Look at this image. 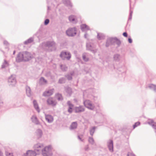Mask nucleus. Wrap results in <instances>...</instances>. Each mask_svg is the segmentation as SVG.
Masks as SVG:
<instances>
[{
  "label": "nucleus",
  "mask_w": 156,
  "mask_h": 156,
  "mask_svg": "<svg viewBox=\"0 0 156 156\" xmlns=\"http://www.w3.org/2000/svg\"><path fill=\"white\" fill-rule=\"evenodd\" d=\"M32 58V55L27 51L20 52L16 58L17 62H20L23 61H28Z\"/></svg>",
  "instance_id": "obj_1"
},
{
  "label": "nucleus",
  "mask_w": 156,
  "mask_h": 156,
  "mask_svg": "<svg viewBox=\"0 0 156 156\" xmlns=\"http://www.w3.org/2000/svg\"><path fill=\"white\" fill-rule=\"evenodd\" d=\"M121 43L120 41L116 37H109L107 39L105 45L107 47L110 45H114L116 44L117 48L120 46Z\"/></svg>",
  "instance_id": "obj_2"
},
{
  "label": "nucleus",
  "mask_w": 156,
  "mask_h": 156,
  "mask_svg": "<svg viewBox=\"0 0 156 156\" xmlns=\"http://www.w3.org/2000/svg\"><path fill=\"white\" fill-rule=\"evenodd\" d=\"M43 156H52V147L51 145L44 147L41 153Z\"/></svg>",
  "instance_id": "obj_3"
},
{
  "label": "nucleus",
  "mask_w": 156,
  "mask_h": 156,
  "mask_svg": "<svg viewBox=\"0 0 156 156\" xmlns=\"http://www.w3.org/2000/svg\"><path fill=\"white\" fill-rule=\"evenodd\" d=\"M44 147V145L41 143H38L35 144L34 146V151L36 154L41 153Z\"/></svg>",
  "instance_id": "obj_4"
},
{
  "label": "nucleus",
  "mask_w": 156,
  "mask_h": 156,
  "mask_svg": "<svg viewBox=\"0 0 156 156\" xmlns=\"http://www.w3.org/2000/svg\"><path fill=\"white\" fill-rule=\"evenodd\" d=\"M55 43L53 41H48L42 43V46L43 47H45L48 48L52 47V49L50 50L51 51L56 50V48L55 46Z\"/></svg>",
  "instance_id": "obj_5"
},
{
  "label": "nucleus",
  "mask_w": 156,
  "mask_h": 156,
  "mask_svg": "<svg viewBox=\"0 0 156 156\" xmlns=\"http://www.w3.org/2000/svg\"><path fill=\"white\" fill-rule=\"evenodd\" d=\"M83 103L84 106L88 109L91 110H94L95 108L94 105L90 100H84L83 101Z\"/></svg>",
  "instance_id": "obj_6"
},
{
  "label": "nucleus",
  "mask_w": 156,
  "mask_h": 156,
  "mask_svg": "<svg viewBox=\"0 0 156 156\" xmlns=\"http://www.w3.org/2000/svg\"><path fill=\"white\" fill-rule=\"evenodd\" d=\"M66 33L69 36H74L76 34V27L69 28L66 31Z\"/></svg>",
  "instance_id": "obj_7"
},
{
  "label": "nucleus",
  "mask_w": 156,
  "mask_h": 156,
  "mask_svg": "<svg viewBox=\"0 0 156 156\" xmlns=\"http://www.w3.org/2000/svg\"><path fill=\"white\" fill-rule=\"evenodd\" d=\"M8 83L9 85L14 86L16 84V81L15 76L12 75L8 79Z\"/></svg>",
  "instance_id": "obj_8"
},
{
  "label": "nucleus",
  "mask_w": 156,
  "mask_h": 156,
  "mask_svg": "<svg viewBox=\"0 0 156 156\" xmlns=\"http://www.w3.org/2000/svg\"><path fill=\"white\" fill-rule=\"evenodd\" d=\"M60 56L63 59L66 58L69 60L71 57V55L69 52L62 51L61 52Z\"/></svg>",
  "instance_id": "obj_9"
},
{
  "label": "nucleus",
  "mask_w": 156,
  "mask_h": 156,
  "mask_svg": "<svg viewBox=\"0 0 156 156\" xmlns=\"http://www.w3.org/2000/svg\"><path fill=\"white\" fill-rule=\"evenodd\" d=\"M47 102L48 105L52 106H55L57 104L56 101L51 98H48L47 101Z\"/></svg>",
  "instance_id": "obj_10"
},
{
  "label": "nucleus",
  "mask_w": 156,
  "mask_h": 156,
  "mask_svg": "<svg viewBox=\"0 0 156 156\" xmlns=\"http://www.w3.org/2000/svg\"><path fill=\"white\" fill-rule=\"evenodd\" d=\"M31 121L33 123L36 125H40L41 123L39 121L37 116L35 115L32 116L31 118Z\"/></svg>",
  "instance_id": "obj_11"
},
{
  "label": "nucleus",
  "mask_w": 156,
  "mask_h": 156,
  "mask_svg": "<svg viewBox=\"0 0 156 156\" xmlns=\"http://www.w3.org/2000/svg\"><path fill=\"white\" fill-rule=\"evenodd\" d=\"M45 119L49 123L52 122L54 120V118L53 116L50 115L45 114Z\"/></svg>",
  "instance_id": "obj_12"
},
{
  "label": "nucleus",
  "mask_w": 156,
  "mask_h": 156,
  "mask_svg": "<svg viewBox=\"0 0 156 156\" xmlns=\"http://www.w3.org/2000/svg\"><path fill=\"white\" fill-rule=\"evenodd\" d=\"M108 148L110 151L112 152L113 151V141L112 140H109L107 142Z\"/></svg>",
  "instance_id": "obj_13"
},
{
  "label": "nucleus",
  "mask_w": 156,
  "mask_h": 156,
  "mask_svg": "<svg viewBox=\"0 0 156 156\" xmlns=\"http://www.w3.org/2000/svg\"><path fill=\"white\" fill-rule=\"evenodd\" d=\"M54 91V89H52L48 90L45 91L43 94V96L45 97L49 96L52 95Z\"/></svg>",
  "instance_id": "obj_14"
},
{
  "label": "nucleus",
  "mask_w": 156,
  "mask_h": 156,
  "mask_svg": "<svg viewBox=\"0 0 156 156\" xmlns=\"http://www.w3.org/2000/svg\"><path fill=\"white\" fill-rule=\"evenodd\" d=\"M85 108L83 106L80 105L75 108V111L76 113H80L84 112Z\"/></svg>",
  "instance_id": "obj_15"
},
{
  "label": "nucleus",
  "mask_w": 156,
  "mask_h": 156,
  "mask_svg": "<svg viewBox=\"0 0 156 156\" xmlns=\"http://www.w3.org/2000/svg\"><path fill=\"white\" fill-rule=\"evenodd\" d=\"M86 47L87 49L90 51L94 53H95L97 50L96 49H94L91 46V44L90 43H87L86 44Z\"/></svg>",
  "instance_id": "obj_16"
},
{
  "label": "nucleus",
  "mask_w": 156,
  "mask_h": 156,
  "mask_svg": "<svg viewBox=\"0 0 156 156\" xmlns=\"http://www.w3.org/2000/svg\"><path fill=\"white\" fill-rule=\"evenodd\" d=\"M36 154L33 151L28 150L27 151L26 154H24L23 156H36Z\"/></svg>",
  "instance_id": "obj_17"
},
{
  "label": "nucleus",
  "mask_w": 156,
  "mask_h": 156,
  "mask_svg": "<svg viewBox=\"0 0 156 156\" xmlns=\"http://www.w3.org/2000/svg\"><path fill=\"white\" fill-rule=\"evenodd\" d=\"M43 134L42 131L40 129H38L35 132V135L37 138L39 139L41 138Z\"/></svg>",
  "instance_id": "obj_18"
},
{
  "label": "nucleus",
  "mask_w": 156,
  "mask_h": 156,
  "mask_svg": "<svg viewBox=\"0 0 156 156\" xmlns=\"http://www.w3.org/2000/svg\"><path fill=\"white\" fill-rule=\"evenodd\" d=\"M81 29L83 31H86L90 30L89 27L86 24H82L80 26Z\"/></svg>",
  "instance_id": "obj_19"
},
{
  "label": "nucleus",
  "mask_w": 156,
  "mask_h": 156,
  "mask_svg": "<svg viewBox=\"0 0 156 156\" xmlns=\"http://www.w3.org/2000/svg\"><path fill=\"white\" fill-rule=\"evenodd\" d=\"M63 2L65 5L69 8L72 7V4L69 0H63Z\"/></svg>",
  "instance_id": "obj_20"
},
{
  "label": "nucleus",
  "mask_w": 156,
  "mask_h": 156,
  "mask_svg": "<svg viewBox=\"0 0 156 156\" xmlns=\"http://www.w3.org/2000/svg\"><path fill=\"white\" fill-rule=\"evenodd\" d=\"M26 90L27 95L29 97H30L32 95V92L30 87L27 86L26 87Z\"/></svg>",
  "instance_id": "obj_21"
},
{
  "label": "nucleus",
  "mask_w": 156,
  "mask_h": 156,
  "mask_svg": "<svg viewBox=\"0 0 156 156\" xmlns=\"http://www.w3.org/2000/svg\"><path fill=\"white\" fill-rule=\"evenodd\" d=\"M33 103L34 108L39 113L40 112V110L37 101L36 100H34Z\"/></svg>",
  "instance_id": "obj_22"
},
{
  "label": "nucleus",
  "mask_w": 156,
  "mask_h": 156,
  "mask_svg": "<svg viewBox=\"0 0 156 156\" xmlns=\"http://www.w3.org/2000/svg\"><path fill=\"white\" fill-rule=\"evenodd\" d=\"M77 123L76 122H73L71 124L70 129L71 130L75 129L77 128Z\"/></svg>",
  "instance_id": "obj_23"
},
{
  "label": "nucleus",
  "mask_w": 156,
  "mask_h": 156,
  "mask_svg": "<svg viewBox=\"0 0 156 156\" xmlns=\"http://www.w3.org/2000/svg\"><path fill=\"white\" fill-rule=\"evenodd\" d=\"M97 127L93 126L92 127L90 128L89 132L90 135L92 136L93 135L94 133L95 132V129H96Z\"/></svg>",
  "instance_id": "obj_24"
},
{
  "label": "nucleus",
  "mask_w": 156,
  "mask_h": 156,
  "mask_svg": "<svg viewBox=\"0 0 156 156\" xmlns=\"http://www.w3.org/2000/svg\"><path fill=\"white\" fill-rule=\"evenodd\" d=\"M9 66V64L8 62L5 59L4 60V62H3L1 68L2 69L8 67Z\"/></svg>",
  "instance_id": "obj_25"
},
{
  "label": "nucleus",
  "mask_w": 156,
  "mask_h": 156,
  "mask_svg": "<svg viewBox=\"0 0 156 156\" xmlns=\"http://www.w3.org/2000/svg\"><path fill=\"white\" fill-rule=\"evenodd\" d=\"M120 55L118 54H115L114 55L113 59L115 61L118 62L120 60Z\"/></svg>",
  "instance_id": "obj_26"
},
{
  "label": "nucleus",
  "mask_w": 156,
  "mask_h": 156,
  "mask_svg": "<svg viewBox=\"0 0 156 156\" xmlns=\"http://www.w3.org/2000/svg\"><path fill=\"white\" fill-rule=\"evenodd\" d=\"M148 87L156 93V85L150 84L148 85Z\"/></svg>",
  "instance_id": "obj_27"
},
{
  "label": "nucleus",
  "mask_w": 156,
  "mask_h": 156,
  "mask_svg": "<svg viewBox=\"0 0 156 156\" xmlns=\"http://www.w3.org/2000/svg\"><path fill=\"white\" fill-rule=\"evenodd\" d=\"M74 72L73 71L71 72L70 74H68L65 76L67 79L68 80H71L72 79V76L73 75Z\"/></svg>",
  "instance_id": "obj_28"
},
{
  "label": "nucleus",
  "mask_w": 156,
  "mask_h": 156,
  "mask_svg": "<svg viewBox=\"0 0 156 156\" xmlns=\"http://www.w3.org/2000/svg\"><path fill=\"white\" fill-rule=\"evenodd\" d=\"M97 36V38L99 40L103 39L105 37L104 35L101 33H98Z\"/></svg>",
  "instance_id": "obj_29"
},
{
  "label": "nucleus",
  "mask_w": 156,
  "mask_h": 156,
  "mask_svg": "<svg viewBox=\"0 0 156 156\" xmlns=\"http://www.w3.org/2000/svg\"><path fill=\"white\" fill-rule=\"evenodd\" d=\"M76 18L75 16L72 15L69 16V19L70 21L75 23L76 22Z\"/></svg>",
  "instance_id": "obj_30"
},
{
  "label": "nucleus",
  "mask_w": 156,
  "mask_h": 156,
  "mask_svg": "<svg viewBox=\"0 0 156 156\" xmlns=\"http://www.w3.org/2000/svg\"><path fill=\"white\" fill-rule=\"evenodd\" d=\"M34 41V38L33 37H30L25 41L24 42V44H28L33 42Z\"/></svg>",
  "instance_id": "obj_31"
},
{
  "label": "nucleus",
  "mask_w": 156,
  "mask_h": 156,
  "mask_svg": "<svg viewBox=\"0 0 156 156\" xmlns=\"http://www.w3.org/2000/svg\"><path fill=\"white\" fill-rule=\"evenodd\" d=\"M65 90L66 92L70 96L72 93L71 89L69 87H66L65 88Z\"/></svg>",
  "instance_id": "obj_32"
},
{
  "label": "nucleus",
  "mask_w": 156,
  "mask_h": 156,
  "mask_svg": "<svg viewBox=\"0 0 156 156\" xmlns=\"http://www.w3.org/2000/svg\"><path fill=\"white\" fill-rule=\"evenodd\" d=\"M47 83V81L43 77H41L40 79L39 83L41 84H44Z\"/></svg>",
  "instance_id": "obj_33"
},
{
  "label": "nucleus",
  "mask_w": 156,
  "mask_h": 156,
  "mask_svg": "<svg viewBox=\"0 0 156 156\" xmlns=\"http://www.w3.org/2000/svg\"><path fill=\"white\" fill-rule=\"evenodd\" d=\"M55 97L58 101H60L63 100V98L61 94L59 93L56 94Z\"/></svg>",
  "instance_id": "obj_34"
},
{
  "label": "nucleus",
  "mask_w": 156,
  "mask_h": 156,
  "mask_svg": "<svg viewBox=\"0 0 156 156\" xmlns=\"http://www.w3.org/2000/svg\"><path fill=\"white\" fill-rule=\"evenodd\" d=\"M88 142L91 144L93 145L94 144V141L92 137L89 136L88 138Z\"/></svg>",
  "instance_id": "obj_35"
},
{
  "label": "nucleus",
  "mask_w": 156,
  "mask_h": 156,
  "mask_svg": "<svg viewBox=\"0 0 156 156\" xmlns=\"http://www.w3.org/2000/svg\"><path fill=\"white\" fill-rule=\"evenodd\" d=\"M22 106V103L20 101H18L16 102V104H14V107H20Z\"/></svg>",
  "instance_id": "obj_36"
},
{
  "label": "nucleus",
  "mask_w": 156,
  "mask_h": 156,
  "mask_svg": "<svg viewBox=\"0 0 156 156\" xmlns=\"http://www.w3.org/2000/svg\"><path fill=\"white\" fill-rule=\"evenodd\" d=\"M66 79L64 77H62L59 80L58 83L60 84L64 83L65 82Z\"/></svg>",
  "instance_id": "obj_37"
},
{
  "label": "nucleus",
  "mask_w": 156,
  "mask_h": 156,
  "mask_svg": "<svg viewBox=\"0 0 156 156\" xmlns=\"http://www.w3.org/2000/svg\"><path fill=\"white\" fill-rule=\"evenodd\" d=\"M60 67L62 70L63 71H66L67 69V67L65 65H61Z\"/></svg>",
  "instance_id": "obj_38"
},
{
  "label": "nucleus",
  "mask_w": 156,
  "mask_h": 156,
  "mask_svg": "<svg viewBox=\"0 0 156 156\" xmlns=\"http://www.w3.org/2000/svg\"><path fill=\"white\" fill-rule=\"evenodd\" d=\"M6 156H14L12 153H10L8 151L5 152Z\"/></svg>",
  "instance_id": "obj_39"
},
{
  "label": "nucleus",
  "mask_w": 156,
  "mask_h": 156,
  "mask_svg": "<svg viewBox=\"0 0 156 156\" xmlns=\"http://www.w3.org/2000/svg\"><path fill=\"white\" fill-rule=\"evenodd\" d=\"M140 123L139 122H136L135 123V124L133 125V128L134 129L136 127H137L138 126L140 125Z\"/></svg>",
  "instance_id": "obj_40"
},
{
  "label": "nucleus",
  "mask_w": 156,
  "mask_h": 156,
  "mask_svg": "<svg viewBox=\"0 0 156 156\" xmlns=\"http://www.w3.org/2000/svg\"><path fill=\"white\" fill-rule=\"evenodd\" d=\"M132 13H133V11H131V10H130L129 15V18H128L129 20H131L132 18Z\"/></svg>",
  "instance_id": "obj_41"
},
{
  "label": "nucleus",
  "mask_w": 156,
  "mask_h": 156,
  "mask_svg": "<svg viewBox=\"0 0 156 156\" xmlns=\"http://www.w3.org/2000/svg\"><path fill=\"white\" fill-rule=\"evenodd\" d=\"M83 60L85 62L87 61L89 59L88 58L84 55H83Z\"/></svg>",
  "instance_id": "obj_42"
},
{
  "label": "nucleus",
  "mask_w": 156,
  "mask_h": 156,
  "mask_svg": "<svg viewBox=\"0 0 156 156\" xmlns=\"http://www.w3.org/2000/svg\"><path fill=\"white\" fill-rule=\"evenodd\" d=\"M49 22V20L48 19H46L45 20L44 22L45 25H47L48 24Z\"/></svg>",
  "instance_id": "obj_43"
},
{
  "label": "nucleus",
  "mask_w": 156,
  "mask_h": 156,
  "mask_svg": "<svg viewBox=\"0 0 156 156\" xmlns=\"http://www.w3.org/2000/svg\"><path fill=\"white\" fill-rule=\"evenodd\" d=\"M127 156H136L133 153L131 152H129Z\"/></svg>",
  "instance_id": "obj_44"
},
{
  "label": "nucleus",
  "mask_w": 156,
  "mask_h": 156,
  "mask_svg": "<svg viewBox=\"0 0 156 156\" xmlns=\"http://www.w3.org/2000/svg\"><path fill=\"white\" fill-rule=\"evenodd\" d=\"M67 104L70 107H73V105L71 103V102L70 101H68Z\"/></svg>",
  "instance_id": "obj_45"
},
{
  "label": "nucleus",
  "mask_w": 156,
  "mask_h": 156,
  "mask_svg": "<svg viewBox=\"0 0 156 156\" xmlns=\"http://www.w3.org/2000/svg\"><path fill=\"white\" fill-rule=\"evenodd\" d=\"M4 44L8 46L9 45V43L6 41L4 40L3 42Z\"/></svg>",
  "instance_id": "obj_46"
},
{
  "label": "nucleus",
  "mask_w": 156,
  "mask_h": 156,
  "mask_svg": "<svg viewBox=\"0 0 156 156\" xmlns=\"http://www.w3.org/2000/svg\"><path fill=\"white\" fill-rule=\"evenodd\" d=\"M73 107H69V109H68V112L70 113H71L72 112V108Z\"/></svg>",
  "instance_id": "obj_47"
},
{
  "label": "nucleus",
  "mask_w": 156,
  "mask_h": 156,
  "mask_svg": "<svg viewBox=\"0 0 156 156\" xmlns=\"http://www.w3.org/2000/svg\"><path fill=\"white\" fill-rule=\"evenodd\" d=\"M3 105V102L1 98H0V107L2 106Z\"/></svg>",
  "instance_id": "obj_48"
},
{
  "label": "nucleus",
  "mask_w": 156,
  "mask_h": 156,
  "mask_svg": "<svg viewBox=\"0 0 156 156\" xmlns=\"http://www.w3.org/2000/svg\"><path fill=\"white\" fill-rule=\"evenodd\" d=\"M128 41L130 43H131L132 42V40L130 37H129L128 38Z\"/></svg>",
  "instance_id": "obj_49"
},
{
  "label": "nucleus",
  "mask_w": 156,
  "mask_h": 156,
  "mask_svg": "<svg viewBox=\"0 0 156 156\" xmlns=\"http://www.w3.org/2000/svg\"><path fill=\"white\" fill-rule=\"evenodd\" d=\"M123 35L125 37H127L128 36V34L126 32H125L123 33Z\"/></svg>",
  "instance_id": "obj_50"
},
{
  "label": "nucleus",
  "mask_w": 156,
  "mask_h": 156,
  "mask_svg": "<svg viewBox=\"0 0 156 156\" xmlns=\"http://www.w3.org/2000/svg\"><path fill=\"white\" fill-rule=\"evenodd\" d=\"M78 139L80 140V141H83V140L82 139V138L80 136H78Z\"/></svg>",
  "instance_id": "obj_51"
},
{
  "label": "nucleus",
  "mask_w": 156,
  "mask_h": 156,
  "mask_svg": "<svg viewBox=\"0 0 156 156\" xmlns=\"http://www.w3.org/2000/svg\"><path fill=\"white\" fill-rule=\"evenodd\" d=\"M88 35L87 33H85L84 34V37L85 38H87V37L88 36Z\"/></svg>",
  "instance_id": "obj_52"
},
{
  "label": "nucleus",
  "mask_w": 156,
  "mask_h": 156,
  "mask_svg": "<svg viewBox=\"0 0 156 156\" xmlns=\"http://www.w3.org/2000/svg\"><path fill=\"white\" fill-rule=\"evenodd\" d=\"M3 154L2 152L0 150V156H2Z\"/></svg>",
  "instance_id": "obj_53"
},
{
  "label": "nucleus",
  "mask_w": 156,
  "mask_h": 156,
  "mask_svg": "<svg viewBox=\"0 0 156 156\" xmlns=\"http://www.w3.org/2000/svg\"><path fill=\"white\" fill-rule=\"evenodd\" d=\"M88 146H86L85 148V149L86 151H87L88 150Z\"/></svg>",
  "instance_id": "obj_54"
},
{
  "label": "nucleus",
  "mask_w": 156,
  "mask_h": 156,
  "mask_svg": "<svg viewBox=\"0 0 156 156\" xmlns=\"http://www.w3.org/2000/svg\"><path fill=\"white\" fill-rule=\"evenodd\" d=\"M15 52H16V51H13V54H14H14H15Z\"/></svg>",
  "instance_id": "obj_55"
},
{
  "label": "nucleus",
  "mask_w": 156,
  "mask_h": 156,
  "mask_svg": "<svg viewBox=\"0 0 156 156\" xmlns=\"http://www.w3.org/2000/svg\"><path fill=\"white\" fill-rule=\"evenodd\" d=\"M47 74H48L49 75H50V73H47Z\"/></svg>",
  "instance_id": "obj_56"
},
{
  "label": "nucleus",
  "mask_w": 156,
  "mask_h": 156,
  "mask_svg": "<svg viewBox=\"0 0 156 156\" xmlns=\"http://www.w3.org/2000/svg\"><path fill=\"white\" fill-rule=\"evenodd\" d=\"M74 101H76H76H77V100H76V99H74Z\"/></svg>",
  "instance_id": "obj_57"
},
{
  "label": "nucleus",
  "mask_w": 156,
  "mask_h": 156,
  "mask_svg": "<svg viewBox=\"0 0 156 156\" xmlns=\"http://www.w3.org/2000/svg\"><path fill=\"white\" fill-rule=\"evenodd\" d=\"M96 112H99V111L98 110H97L96 111Z\"/></svg>",
  "instance_id": "obj_58"
},
{
  "label": "nucleus",
  "mask_w": 156,
  "mask_h": 156,
  "mask_svg": "<svg viewBox=\"0 0 156 156\" xmlns=\"http://www.w3.org/2000/svg\"><path fill=\"white\" fill-rule=\"evenodd\" d=\"M1 51L3 52V53H4V52L3 51L1 50Z\"/></svg>",
  "instance_id": "obj_59"
},
{
  "label": "nucleus",
  "mask_w": 156,
  "mask_h": 156,
  "mask_svg": "<svg viewBox=\"0 0 156 156\" xmlns=\"http://www.w3.org/2000/svg\"><path fill=\"white\" fill-rule=\"evenodd\" d=\"M49 0H47L48 2H49Z\"/></svg>",
  "instance_id": "obj_60"
}]
</instances>
